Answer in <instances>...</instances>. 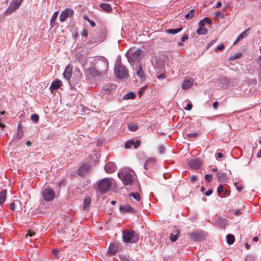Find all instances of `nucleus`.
Wrapping results in <instances>:
<instances>
[{
	"mask_svg": "<svg viewBox=\"0 0 261 261\" xmlns=\"http://www.w3.org/2000/svg\"><path fill=\"white\" fill-rule=\"evenodd\" d=\"M128 128L130 131L135 132L138 129V126L137 125L128 124Z\"/></svg>",
	"mask_w": 261,
	"mask_h": 261,
	"instance_id": "nucleus-35",
	"label": "nucleus"
},
{
	"mask_svg": "<svg viewBox=\"0 0 261 261\" xmlns=\"http://www.w3.org/2000/svg\"><path fill=\"white\" fill-rule=\"evenodd\" d=\"M111 92V90L110 88H109L108 87H105V88H103L102 89V93L103 94H110Z\"/></svg>",
	"mask_w": 261,
	"mask_h": 261,
	"instance_id": "nucleus-40",
	"label": "nucleus"
},
{
	"mask_svg": "<svg viewBox=\"0 0 261 261\" xmlns=\"http://www.w3.org/2000/svg\"><path fill=\"white\" fill-rule=\"evenodd\" d=\"M122 238L125 243H134L139 240V235L134 230L124 231L122 232Z\"/></svg>",
	"mask_w": 261,
	"mask_h": 261,
	"instance_id": "nucleus-4",
	"label": "nucleus"
},
{
	"mask_svg": "<svg viewBox=\"0 0 261 261\" xmlns=\"http://www.w3.org/2000/svg\"><path fill=\"white\" fill-rule=\"evenodd\" d=\"M218 106H219V103L217 101H215L213 103V108H214V109H217L218 107Z\"/></svg>",
	"mask_w": 261,
	"mask_h": 261,
	"instance_id": "nucleus-61",
	"label": "nucleus"
},
{
	"mask_svg": "<svg viewBox=\"0 0 261 261\" xmlns=\"http://www.w3.org/2000/svg\"><path fill=\"white\" fill-rule=\"evenodd\" d=\"M90 166L87 164H84L77 170V174L81 176H84L89 171Z\"/></svg>",
	"mask_w": 261,
	"mask_h": 261,
	"instance_id": "nucleus-12",
	"label": "nucleus"
},
{
	"mask_svg": "<svg viewBox=\"0 0 261 261\" xmlns=\"http://www.w3.org/2000/svg\"><path fill=\"white\" fill-rule=\"evenodd\" d=\"M91 199L90 197L87 196L85 197L84 200L83 209L85 211H88L91 205Z\"/></svg>",
	"mask_w": 261,
	"mask_h": 261,
	"instance_id": "nucleus-21",
	"label": "nucleus"
},
{
	"mask_svg": "<svg viewBox=\"0 0 261 261\" xmlns=\"http://www.w3.org/2000/svg\"><path fill=\"white\" fill-rule=\"evenodd\" d=\"M197 179V177L196 175H192L191 177L190 180L191 182H193L195 181Z\"/></svg>",
	"mask_w": 261,
	"mask_h": 261,
	"instance_id": "nucleus-58",
	"label": "nucleus"
},
{
	"mask_svg": "<svg viewBox=\"0 0 261 261\" xmlns=\"http://www.w3.org/2000/svg\"><path fill=\"white\" fill-rule=\"evenodd\" d=\"M222 192H223V195H220V197H223V196H227L229 195V191H228V189H227L226 188L224 189V191Z\"/></svg>",
	"mask_w": 261,
	"mask_h": 261,
	"instance_id": "nucleus-42",
	"label": "nucleus"
},
{
	"mask_svg": "<svg viewBox=\"0 0 261 261\" xmlns=\"http://www.w3.org/2000/svg\"><path fill=\"white\" fill-rule=\"evenodd\" d=\"M35 233L34 232H32V231H30H30H28V233L26 234V236H29L30 237H31L33 236L34 235H35Z\"/></svg>",
	"mask_w": 261,
	"mask_h": 261,
	"instance_id": "nucleus-62",
	"label": "nucleus"
},
{
	"mask_svg": "<svg viewBox=\"0 0 261 261\" xmlns=\"http://www.w3.org/2000/svg\"><path fill=\"white\" fill-rule=\"evenodd\" d=\"M72 73V67L70 65H68V66H67V67H66V68L64 70V72L63 73V76L66 80L69 81V80L71 77Z\"/></svg>",
	"mask_w": 261,
	"mask_h": 261,
	"instance_id": "nucleus-16",
	"label": "nucleus"
},
{
	"mask_svg": "<svg viewBox=\"0 0 261 261\" xmlns=\"http://www.w3.org/2000/svg\"><path fill=\"white\" fill-rule=\"evenodd\" d=\"M217 177L218 179L220 181H224L225 179V175L222 173L218 172L217 174Z\"/></svg>",
	"mask_w": 261,
	"mask_h": 261,
	"instance_id": "nucleus-38",
	"label": "nucleus"
},
{
	"mask_svg": "<svg viewBox=\"0 0 261 261\" xmlns=\"http://www.w3.org/2000/svg\"><path fill=\"white\" fill-rule=\"evenodd\" d=\"M190 237L194 241H200L202 237L201 234L197 232H194L190 233Z\"/></svg>",
	"mask_w": 261,
	"mask_h": 261,
	"instance_id": "nucleus-22",
	"label": "nucleus"
},
{
	"mask_svg": "<svg viewBox=\"0 0 261 261\" xmlns=\"http://www.w3.org/2000/svg\"><path fill=\"white\" fill-rule=\"evenodd\" d=\"M207 29L204 27H199L197 30V33L199 35H205L207 33Z\"/></svg>",
	"mask_w": 261,
	"mask_h": 261,
	"instance_id": "nucleus-29",
	"label": "nucleus"
},
{
	"mask_svg": "<svg viewBox=\"0 0 261 261\" xmlns=\"http://www.w3.org/2000/svg\"><path fill=\"white\" fill-rule=\"evenodd\" d=\"M194 80L193 79H185L183 82L182 88L184 90L190 89L193 85Z\"/></svg>",
	"mask_w": 261,
	"mask_h": 261,
	"instance_id": "nucleus-17",
	"label": "nucleus"
},
{
	"mask_svg": "<svg viewBox=\"0 0 261 261\" xmlns=\"http://www.w3.org/2000/svg\"><path fill=\"white\" fill-rule=\"evenodd\" d=\"M198 136V133H193L187 134V136L188 138H195Z\"/></svg>",
	"mask_w": 261,
	"mask_h": 261,
	"instance_id": "nucleus-43",
	"label": "nucleus"
},
{
	"mask_svg": "<svg viewBox=\"0 0 261 261\" xmlns=\"http://www.w3.org/2000/svg\"><path fill=\"white\" fill-rule=\"evenodd\" d=\"M136 74L139 77L141 81H144L146 79L145 73L140 65H138L136 68Z\"/></svg>",
	"mask_w": 261,
	"mask_h": 261,
	"instance_id": "nucleus-14",
	"label": "nucleus"
},
{
	"mask_svg": "<svg viewBox=\"0 0 261 261\" xmlns=\"http://www.w3.org/2000/svg\"><path fill=\"white\" fill-rule=\"evenodd\" d=\"M114 70L115 75L118 79H124L128 75L126 68L120 62H116Z\"/></svg>",
	"mask_w": 261,
	"mask_h": 261,
	"instance_id": "nucleus-2",
	"label": "nucleus"
},
{
	"mask_svg": "<svg viewBox=\"0 0 261 261\" xmlns=\"http://www.w3.org/2000/svg\"><path fill=\"white\" fill-rule=\"evenodd\" d=\"M62 86V82L59 80H56L53 81L49 89L51 91L56 90L58 89Z\"/></svg>",
	"mask_w": 261,
	"mask_h": 261,
	"instance_id": "nucleus-18",
	"label": "nucleus"
},
{
	"mask_svg": "<svg viewBox=\"0 0 261 261\" xmlns=\"http://www.w3.org/2000/svg\"><path fill=\"white\" fill-rule=\"evenodd\" d=\"M73 11L70 9H66L63 11L60 15V20L61 21H64L67 17L72 15Z\"/></svg>",
	"mask_w": 261,
	"mask_h": 261,
	"instance_id": "nucleus-9",
	"label": "nucleus"
},
{
	"mask_svg": "<svg viewBox=\"0 0 261 261\" xmlns=\"http://www.w3.org/2000/svg\"><path fill=\"white\" fill-rule=\"evenodd\" d=\"M205 25V22L202 20H200L199 22V27H204V25Z\"/></svg>",
	"mask_w": 261,
	"mask_h": 261,
	"instance_id": "nucleus-59",
	"label": "nucleus"
},
{
	"mask_svg": "<svg viewBox=\"0 0 261 261\" xmlns=\"http://www.w3.org/2000/svg\"><path fill=\"white\" fill-rule=\"evenodd\" d=\"M87 20L92 27H94L95 26L96 24L94 21L89 19V18H88Z\"/></svg>",
	"mask_w": 261,
	"mask_h": 261,
	"instance_id": "nucleus-60",
	"label": "nucleus"
},
{
	"mask_svg": "<svg viewBox=\"0 0 261 261\" xmlns=\"http://www.w3.org/2000/svg\"><path fill=\"white\" fill-rule=\"evenodd\" d=\"M182 28L177 29H171L167 30L166 32L168 34H176L178 32H180Z\"/></svg>",
	"mask_w": 261,
	"mask_h": 261,
	"instance_id": "nucleus-28",
	"label": "nucleus"
},
{
	"mask_svg": "<svg viewBox=\"0 0 261 261\" xmlns=\"http://www.w3.org/2000/svg\"><path fill=\"white\" fill-rule=\"evenodd\" d=\"M224 187L223 185H220L217 188V192L218 193V194L221 195L220 194L222 193V192L224 191Z\"/></svg>",
	"mask_w": 261,
	"mask_h": 261,
	"instance_id": "nucleus-41",
	"label": "nucleus"
},
{
	"mask_svg": "<svg viewBox=\"0 0 261 261\" xmlns=\"http://www.w3.org/2000/svg\"><path fill=\"white\" fill-rule=\"evenodd\" d=\"M234 185L236 186V188L239 192L241 191L243 189V187L242 185H238L237 182L234 183Z\"/></svg>",
	"mask_w": 261,
	"mask_h": 261,
	"instance_id": "nucleus-47",
	"label": "nucleus"
},
{
	"mask_svg": "<svg viewBox=\"0 0 261 261\" xmlns=\"http://www.w3.org/2000/svg\"><path fill=\"white\" fill-rule=\"evenodd\" d=\"M166 77L165 73H161L158 76V79L160 80H162Z\"/></svg>",
	"mask_w": 261,
	"mask_h": 261,
	"instance_id": "nucleus-51",
	"label": "nucleus"
},
{
	"mask_svg": "<svg viewBox=\"0 0 261 261\" xmlns=\"http://www.w3.org/2000/svg\"><path fill=\"white\" fill-rule=\"evenodd\" d=\"M89 74L94 76H97L102 74L99 70L94 65L93 67L89 69Z\"/></svg>",
	"mask_w": 261,
	"mask_h": 261,
	"instance_id": "nucleus-20",
	"label": "nucleus"
},
{
	"mask_svg": "<svg viewBox=\"0 0 261 261\" xmlns=\"http://www.w3.org/2000/svg\"><path fill=\"white\" fill-rule=\"evenodd\" d=\"M126 56L130 63L139 62L143 56V50L140 49L130 48L126 53Z\"/></svg>",
	"mask_w": 261,
	"mask_h": 261,
	"instance_id": "nucleus-1",
	"label": "nucleus"
},
{
	"mask_svg": "<svg viewBox=\"0 0 261 261\" xmlns=\"http://www.w3.org/2000/svg\"><path fill=\"white\" fill-rule=\"evenodd\" d=\"M82 35L83 36L86 37L88 35V31L86 29H84L82 32Z\"/></svg>",
	"mask_w": 261,
	"mask_h": 261,
	"instance_id": "nucleus-54",
	"label": "nucleus"
},
{
	"mask_svg": "<svg viewBox=\"0 0 261 261\" xmlns=\"http://www.w3.org/2000/svg\"><path fill=\"white\" fill-rule=\"evenodd\" d=\"M233 212L234 215L237 216H240L242 214V212L240 210H234Z\"/></svg>",
	"mask_w": 261,
	"mask_h": 261,
	"instance_id": "nucleus-52",
	"label": "nucleus"
},
{
	"mask_svg": "<svg viewBox=\"0 0 261 261\" xmlns=\"http://www.w3.org/2000/svg\"><path fill=\"white\" fill-rule=\"evenodd\" d=\"M119 210L121 212L130 213L132 214L135 213L134 208L130 205H121L119 207Z\"/></svg>",
	"mask_w": 261,
	"mask_h": 261,
	"instance_id": "nucleus-15",
	"label": "nucleus"
},
{
	"mask_svg": "<svg viewBox=\"0 0 261 261\" xmlns=\"http://www.w3.org/2000/svg\"><path fill=\"white\" fill-rule=\"evenodd\" d=\"M23 136V131L22 126L19 124L17 127V132L16 135V139H21Z\"/></svg>",
	"mask_w": 261,
	"mask_h": 261,
	"instance_id": "nucleus-24",
	"label": "nucleus"
},
{
	"mask_svg": "<svg viewBox=\"0 0 261 261\" xmlns=\"http://www.w3.org/2000/svg\"><path fill=\"white\" fill-rule=\"evenodd\" d=\"M129 196H132L137 201H139L141 199L140 195L139 193H131Z\"/></svg>",
	"mask_w": 261,
	"mask_h": 261,
	"instance_id": "nucleus-33",
	"label": "nucleus"
},
{
	"mask_svg": "<svg viewBox=\"0 0 261 261\" xmlns=\"http://www.w3.org/2000/svg\"><path fill=\"white\" fill-rule=\"evenodd\" d=\"M222 16V13L220 11H218L216 13V17Z\"/></svg>",
	"mask_w": 261,
	"mask_h": 261,
	"instance_id": "nucleus-63",
	"label": "nucleus"
},
{
	"mask_svg": "<svg viewBox=\"0 0 261 261\" xmlns=\"http://www.w3.org/2000/svg\"><path fill=\"white\" fill-rule=\"evenodd\" d=\"M213 193V190L212 189H209L208 191H207L205 193V195L207 196H208L210 195H211Z\"/></svg>",
	"mask_w": 261,
	"mask_h": 261,
	"instance_id": "nucleus-57",
	"label": "nucleus"
},
{
	"mask_svg": "<svg viewBox=\"0 0 261 261\" xmlns=\"http://www.w3.org/2000/svg\"><path fill=\"white\" fill-rule=\"evenodd\" d=\"M135 97V95L133 92H130L127 94L124 95V99H134Z\"/></svg>",
	"mask_w": 261,
	"mask_h": 261,
	"instance_id": "nucleus-32",
	"label": "nucleus"
},
{
	"mask_svg": "<svg viewBox=\"0 0 261 261\" xmlns=\"http://www.w3.org/2000/svg\"><path fill=\"white\" fill-rule=\"evenodd\" d=\"M159 152L160 154H163L164 153L165 151V148L164 146L163 145L159 146L158 148Z\"/></svg>",
	"mask_w": 261,
	"mask_h": 261,
	"instance_id": "nucleus-44",
	"label": "nucleus"
},
{
	"mask_svg": "<svg viewBox=\"0 0 261 261\" xmlns=\"http://www.w3.org/2000/svg\"><path fill=\"white\" fill-rule=\"evenodd\" d=\"M242 54L241 53L236 54V55L231 56V57H230L229 60L230 61H233V60H236L237 59H239V58H241L242 57Z\"/></svg>",
	"mask_w": 261,
	"mask_h": 261,
	"instance_id": "nucleus-34",
	"label": "nucleus"
},
{
	"mask_svg": "<svg viewBox=\"0 0 261 261\" xmlns=\"http://www.w3.org/2000/svg\"><path fill=\"white\" fill-rule=\"evenodd\" d=\"M180 233V231L179 229L175 228L174 230L173 231V232H172L170 235V240L172 242H175L179 236Z\"/></svg>",
	"mask_w": 261,
	"mask_h": 261,
	"instance_id": "nucleus-19",
	"label": "nucleus"
},
{
	"mask_svg": "<svg viewBox=\"0 0 261 261\" xmlns=\"http://www.w3.org/2000/svg\"><path fill=\"white\" fill-rule=\"evenodd\" d=\"M119 249V244L116 242L111 243L109 247L108 252L110 255L115 254Z\"/></svg>",
	"mask_w": 261,
	"mask_h": 261,
	"instance_id": "nucleus-11",
	"label": "nucleus"
},
{
	"mask_svg": "<svg viewBox=\"0 0 261 261\" xmlns=\"http://www.w3.org/2000/svg\"><path fill=\"white\" fill-rule=\"evenodd\" d=\"M189 165L191 168L198 169L201 166V160L199 158L192 159L189 161Z\"/></svg>",
	"mask_w": 261,
	"mask_h": 261,
	"instance_id": "nucleus-10",
	"label": "nucleus"
},
{
	"mask_svg": "<svg viewBox=\"0 0 261 261\" xmlns=\"http://www.w3.org/2000/svg\"><path fill=\"white\" fill-rule=\"evenodd\" d=\"M108 61L105 58L98 59L95 62L94 66L102 74L105 73L108 68Z\"/></svg>",
	"mask_w": 261,
	"mask_h": 261,
	"instance_id": "nucleus-6",
	"label": "nucleus"
},
{
	"mask_svg": "<svg viewBox=\"0 0 261 261\" xmlns=\"http://www.w3.org/2000/svg\"><path fill=\"white\" fill-rule=\"evenodd\" d=\"M31 119L34 122H37L39 120V116L36 114H32L31 116Z\"/></svg>",
	"mask_w": 261,
	"mask_h": 261,
	"instance_id": "nucleus-37",
	"label": "nucleus"
},
{
	"mask_svg": "<svg viewBox=\"0 0 261 261\" xmlns=\"http://www.w3.org/2000/svg\"><path fill=\"white\" fill-rule=\"evenodd\" d=\"M224 48V45L223 43L220 44L217 47V48L215 49L216 51L217 50H222Z\"/></svg>",
	"mask_w": 261,
	"mask_h": 261,
	"instance_id": "nucleus-46",
	"label": "nucleus"
},
{
	"mask_svg": "<svg viewBox=\"0 0 261 261\" xmlns=\"http://www.w3.org/2000/svg\"><path fill=\"white\" fill-rule=\"evenodd\" d=\"M112 185V180L110 178H105L98 182V189L101 194H104L110 189Z\"/></svg>",
	"mask_w": 261,
	"mask_h": 261,
	"instance_id": "nucleus-5",
	"label": "nucleus"
},
{
	"mask_svg": "<svg viewBox=\"0 0 261 261\" xmlns=\"http://www.w3.org/2000/svg\"><path fill=\"white\" fill-rule=\"evenodd\" d=\"M100 7L106 12H110L112 11V8L111 5L108 3H101L100 5Z\"/></svg>",
	"mask_w": 261,
	"mask_h": 261,
	"instance_id": "nucleus-23",
	"label": "nucleus"
},
{
	"mask_svg": "<svg viewBox=\"0 0 261 261\" xmlns=\"http://www.w3.org/2000/svg\"><path fill=\"white\" fill-rule=\"evenodd\" d=\"M216 41L217 39H214L212 40L211 42H210L207 45V48H209L211 46H212L216 42Z\"/></svg>",
	"mask_w": 261,
	"mask_h": 261,
	"instance_id": "nucleus-56",
	"label": "nucleus"
},
{
	"mask_svg": "<svg viewBox=\"0 0 261 261\" xmlns=\"http://www.w3.org/2000/svg\"><path fill=\"white\" fill-rule=\"evenodd\" d=\"M212 175L211 174H206L205 175V179L207 181L210 182L211 180Z\"/></svg>",
	"mask_w": 261,
	"mask_h": 261,
	"instance_id": "nucleus-49",
	"label": "nucleus"
},
{
	"mask_svg": "<svg viewBox=\"0 0 261 261\" xmlns=\"http://www.w3.org/2000/svg\"><path fill=\"white\" fill-rule=\"evenodd\" d=\"M226 240L228 244H232L234 242V237L231 234H228L226 236Z\"/></svg>",
	"mask_w": 261,
	"mask_h": 261,
	"instance_id": "nucleus-30",
	"label": "nucleus"
},
{
	"mask_svg": "<svg viewBox=\"0 0 261 261\" xmlns=\"http://www.w3.org/2000/svg\"><path fill=\"white\" fill-rule=\"evenodd\" d=\"M203 20L205 22V23H207L209 24H211L212 22V20L210 18H207V17L204 18L203 19Z\"/></svg>",
	"mask_w": 261,
	"mask_h": 261,
	"instance_id": "nucleus-50",
	"label": "nucleus"
},
{
	"mask_svg": "<svg viewBox=\"0 0 261 261\" xmlns=\"http://www.w3.org/2000/svg\"><path fill=\"white\" fill-rule=\"evenodd\" d=\"M188 39V36L186 34H184L181 39V41L179 42L178 44V45H182L183 44V43L187 40Z\"/></svg>",
	"mask_w": 261,
	"mask_h": 261,
	"instance_id": "nucleus-36",
	"label": "nucleus"
},
{
	"mask_svg": "<svg viewBox=\"0 0 261 261\" xmlns=\"http://www.w3.org/2000/svg\"><path fill=\"white\" fill-rule=\"evenodd\" d=\"M192 105L191 103H188L185 109L186 110L190 111L192 109Z\"/></svg>",
	"mask_w": 261,
	"mask_h": 261,
	"instance_id": "nucleus-55",
	"label": "nucleus"
},
{
	"mask_svg": "<svg viewBox=\"0 0 261 261\" xmlns=\"http://www.w3.org/2000/svg\"><path fill=\"white\" fill-rule=\"evenodd\" d=\"M195 13V10L192 9L185 15V17L186 19H190L194 16Z\"/></svg>",
	"mask_w": 261,
	"mask_h": 261,
	"instance_id": "nucleus-27",
	"label": "nucleus"
},
{
	"mask_svg": "<svg viewBox=\"0 0 261 261\" xmlns=\"http://www.w3.org/2000/svg\"><path fill=\"white\" fill-rule=\"evenodd\" d=\"M7 196V190H3L0 193V204H3L6 200Z\"/></svg>",
	"mask_w": 261,
	"mask_h": 261,
	"instance_id": "nucleus-25",
	"label": "nucleus"
},
{
	"mask_svg": "<svg viewBox=\"0 0 261 261\" xmlns=\"http://www.w3.org/2000/svg\"><path fill=\"white\" fill-rule=\"evenodd\" d=\"M23 0H13L10 3V5L6 10L5 11L4 14L5 15H9L13 12L16 11L21 6Z\"/></svg>",
	"mask_w": 261,
	"mask_h": 261,
	"instance_id": "nucleus-7",
	"label": "nucleus"
},
{
	"mask_svg": "<svg viewBox=\"0 0 261 261\" xmlns=\"http://www.w3.org/2000/svg\"><path fill=\"white\" fill-rule=\"evenodd\" d=\"M134 143V141L132 140L127 141L125 144V147L126 148H129L131 147L132 145H133V144Z\"/></svg>",
	"mask_w": 261,
	"mask_h": 261,
	"instance_id": "nucleus-39",
	"label": "nucleus"
},
{
	"mask_svg": "<svg viewBox=\"0 0 261 261\" xmlns=\"http://www.w3.org/2000/svg\"><path fill=\"white\" fill-rule=\"evenodd\" d=\"M118 177L122 180L124 185L132 186L134 180V177L132 173L125 171H121L118 173Z\"/></svg>",
	"mask_w": 261,
	"mask_h": 261,
	"instance_id": "nucleus-3",
	"label": "nucleus"
},
{
	"mask_svg": "<svg viewBox=\"0 0 261 261\" xmlns=\"http://www.w3.org/2000/svg\"><path fill=\"white\" fill-rule=\"evenodd\" d=\"M249 30L250 28H248L244 31L243 33H242L238 37V40H242L243 38L246 37L248 35V31Z\"/></svg>",
	"mask_w": 261,
	"mask_h": 261,
	"instance_id": "nucleus-31",
	"label": "nucleus"
},
{
	"mask_svg": "<svg viewBox=\"0 0 261 261\" xmlns=\"http://www.w3.org/2000/svg\"><path fill=\"white\" fill-rule=\"evenodd\" d=\"M42 196L45 200L50 201L54 199L55 193L52 189L46 188L43 191Z\"/></svg>",
	"mask_w": 261,
	"mask_h": 261,
	"instance_id": "nucleus-8",
	"label": "nucleus"
},
{
	"mask_svg": "<svg viewBox=\"0 0 261 261\" xmlns=\"http://www.w3.org/2000/svg\"><path fill=\"white\" fill-rule=\"evenodd\" d=\"M246 261H255V258L254 256L248 255L246 257Z\"/></svg>",
	"mask_w": 261,
	"mask_h": 261,
	"instance_id": "nucleus-45",
	"label": "nucleus"
},
{
	"mask_svg": "<svg viewBox=\"0 0 261 261\" xmlns=\"http://www.w3.org/2000/svg\"><path fill=\"white\" fill-rule=\"evenodd\" d=\"M141 142L140 140H137L136 142H134L133 145L134 146L135 148H137L140 145Z\"/></svg>",
	"mask_w": 261,
	"mask_h": 261,
	"instance_id": "nucleus-48",
	"label": "nucleus"
},
{
	"mask_svg": "<svg viewBox=\"0 0 261 261\" xmlns=\"http://www.w3.org/2000/svg\"><path fill=\"white\" fill-rule=\"evenodd\" d=\"M14 208H15V204L14 203L12 202L11 203L10 205V209L11 210H14Z\"/></svg>",
	"mask_w": 261,
	"mask_h": 261,
	"instance_id": "nucleus-64",
	"label": "nucleus"
},
{
	"mask_svg": "<svg viewBox=\"0 0 261 261\" xmlns=\"http://www.w3.org/2000/svg\"><path fill=\"white\" fill-rule=\"evenodd\" d=\"M155 162V159L153 158H148L144 164V167L145 169L148 168V167L150 164H153Z\"/></svg>",
	"mask_w": 261,
	"mask_h": 261,
	"instance_id": "nucleus-26",
	"label": "nucleus"
},
{
	"mask_svg": "<svg viewBox=\"0 0 261 261\" xmlns=\"http://www.w3.org/2000/svg\"><path fill=\"white\" fill-rule=\"evenodd\" d=\"M120 258L121 261H130L128 257L126 256H122Z\"/></svg>",
	"mask_w": 261,
	"mask_h": 261,
	"instance_id": "nucleus-53",
	"label": "nucleus"
},
{
	"mask_svg": "<svg viewBox=\"0 0 261 261\" xmlns=\"http://www.w3.org/2000/svg\"><path fill=\"white\" fill-rule=\"evenodd\" d=\"M116 166L114 162H110L106 164L105 166V170L106 172L112 173L115 171Z\"/></svg>",
	"mask_w": 261,
	"mask_h": 261,
	"instance_id": "nucleus-13",
	"label": "nucleus"
}]
</instances>
